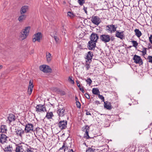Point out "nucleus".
<instances>
[{
	"label": "nucleus",
	"mask_w": 152,
	"mask_h": 152,
	"mask_svg": "<svg viewBox=\"0 0 152 152\" xmlns=\"http://www.w3.org/2000/svg\"><path fill=\"white\" fill-rule=\"evenodd\" d=\"M28 145L24 143L16 145L15 152H25Z\"/></svg>",
	"instance_id": "nucleus-1"
},
{
	"label": "nucleus",
	"mask_w": 152,
	"mask_h": 152,
	"mask_svg": "<svg viewBox=\"0 0 152 152\" xmlns=\"http://www.w3.org/2000/svg\"><path fill=\"white\" fill-rule=\"evenodd\" d=\"M117 25L113 24L108 25L106 27L105 30L108 32L112 33L117 31Z\"/></svg>",
	"instance_id": "nucleus-2"
},
{
	"label": "nucleus",
	"mask_w": 152,
	"mask_h": 152,
	"mask_svg": "<svg viewBox=\"0 0 152 152\" xmlns=\"http://www.w3.org/2000/svg\"><path fill=\"white\" fill-rule=\"evenodd\" d=\"M57 113L59 116V119H60V117H62L64 116L66 114L65 111V108L64 107H59L58 108Z\"/></svg>",
	"instance_id": "nucleus-3"
},
{
	"label": "nucleus",
	"mask_w": 152,
	"mask_h": 152,
	"mask_svg": "<svg viewBox=\"0 0 152 152\" xmlns=\"http://www.w3.org/2000/svg\"><path fill=\"white\" fill-rule=\"evenodd\" d=\"M67 121L66 120H63L59 121L58 126L61 130L65 129L67 127Z\"/></svg>",
	"instance_id": "nucleus-4"
},
{
	"label": "nucleus",
	"mask_w": 152,
	"mask_h": 152,
	"mask_svg": "<svg viewBox=\"0 0 152 152\" xmlns=\"http://www.w3.org/2000/svg\"><path fill=\"white\" fill-rule=\"evenodd\" d=\"M101 41L104 43H106L110 42V35L108 34H104L101 35L99 37Z\"/></svg>",
	"instance_id": "nucleus-5"
},
{
	"label": "nucleus",
	"mask_w": 152,
	"mask_h": 152,
	"mask_svg": "<svg viewBox=\"0 0 152 152\" xmlns=\"http://www.w3.org/2000/svg\"><path fill=\"white\" fill-rule=\"evenodd\" d=\"M33 130V125L31 123H28L25 126L24 131L26 133H31Z\"/></svg>",
	"instance_id": "nucleus-6"
},
{
	"label": "nucleus",
	"mask_w": 152,
	"mask_h": 152,
	"mask_svg": "<svg viewBox=\"0 0 152 152\" xmlns=\"http://www.w3.org/2000/svg\"><path fill=\"white\" fill-rule=\"evenodd\" d=\"M36 110L37 113L46 112L47 110L44 105L39 104L36 107Z\"/></svg>",
	"instance_id": "nucleus-7"
},
{
	"label": "nucleus",
	"mask_w": 152,
	"mask_h": 152,
	"mask_svg": "<svg viewBox=\"0 0 152 152\" xmlns=\"http://www.w3.org/2000/svg\"><path fill=\"white\" fill-rule=\"evenodd\" d=\"M91 20L93 24L97 26H98L101 22L99 18L96 16H92Z\"/></svg>",
	"instance_id": "nucleus-8"
},
{
	"label": "nucleus",
	"mask_w": 152,
	"mask_h": 152,
	"mask_svg": "<svg viewBox=\"0 0 152 152\" xmlns=\"http://www.w3.org/2000/svg\"><path fill=\"white\" fill-rule=\"evenodd\" d=\"M133 59L134 61V62L136 64H139L140 65L142 64V60L140 56L135 55L134 56Z\"/></svg>",
	"instance_id": "nucleus-9"
},
{
	"label": "nucleus",
	"mask_w": 152,
	"mask_h": 152,
	"mask_svg": "<svg viewBox=\"0 0 152 152\" xmlns=\"http://www.w3.org/2000/svg\"><path fill=\"white\" fill-rule=\"evenodd\" d=\"M42 37V34L41 33L38 32L35 34L33 37L32 41L33 42H35L37 41L39 42Z\"/></svg>",
	"instance_id": "nucleus-10"
},
{
	"label": "nucleus",
	"mask_w": 152,
	"mask_h": 152,
	"mask_svg": "<svg viewBox=\"0 0 152 152\" xmlns=\"http://www.w3.org/2000/svg\"><path fill=\"white\" fill-rule=\"evenodd\" d=\"M40 70L44 72H48L50 71L51 69L48 66L45 65H41L39 66Z\"/></svg>",
	"instance_id": "nucleus-11"
},
{
	"label": "nucleus",
	"mask_w": 152,
	"mask_h": 152,
	"mask_svg": "<svg viewBox=\"0 0 152 152\" xmlns=\"http://www.w3.org/2000/svg\"><path fill=\"white\" fill-rule=\"evenodd\" d=\"M16 119L15 116L12 114H9L7 120V123L11 124V123L13 122Z\"/></svg>",
	"instance_id": "nucleus-12"
},
{
	"label": "nucleus",
	"mask_w": 152,
	"mask_h": 152,
	"mask_svg": "<svg viewBox=\"0 0 152 152\" xmlns=\"http://www.w3.org/2000/svg\"><path fill=\"white\" fill-rule=\"evenodd\" d=\"M124 31L120 32L119 30H117L116 31L115 36L121 40H123L125 38V35L124 34Z\"/></svg>",
	"instance_id": "nucleus-13"
},
{
	"label": "nucleus",
	"mask_w": 152,
	"mask_h": 152,
	"mask_svg": "<svg viewBox=\"0 0 152 152\" xmlns=\"http://www.w3.org/2000/svg\"><path fill=\"white\" fill-rule=\"evenodd\" d=\"M93 54V53L91 51H89L88 52L86 56L85 59L86 60V62H88V63H90L91 61V59L92 58Z\"/></svg>",
	"instance_id": "nucleus-14"
},
{
	"label": "nucleus",
	"mask_w": 152,
	"mask_h": 152,
	"mask_svg": "<svg viewBox=\"0 0 152 152\" xmlns=\"http://www.w3.org/2000/svg\"><path fill=\"white\" fill-rule=\"evenodd\" d=\"M99 38L98 34L95 33H92L90 36V40L93 42L96 43L98 39Z\"/></svg>",
	"instance_id": "nucleus-15"
},
{
	"label": "nucleus",
	"mask_w": 152,
	"mask_h": 152,
	"mask_svg": "<svg viewBox=\"0 0 152 152\" xmlns=\"http://www.w3.org/2000/svg\"><path fill=\"white\" fill-rule=\"evenodd\" d=\"M17 136L22 138L25 132L24 130H23L21 128L18 129L15 132Z\"/></svg>",
	"instance_id": "nucleus-16"
},
{
	"label": "nucleus",
	"mask_w": 152,
	"mask_h": 152,
	"mask_svg": "<svg viewBox=\"0 0 152 152\" xmlns=\"http://www.w3.org/2000/svg\"><path fill=\"white\" fill-rule=\"evenodd\" d=\"M96 43L92 41H89L88 44V48L90 50H94L96 46Z\"/></svg>",
	"instance_id": "nucleus-17"
},
{
	"label": "nucleus",
	"mask_w": 152,
	"mask_h": 152,
	"mask_svg": "<svg viewBox=\"0 0 152 152\" xmlns=\"http://www.w3.org/2000/svg\"><path fill=\"white\" fill-rule=\"evenodd\" d=\"M28 34L26 32L23 30L20 32V34L19 36V39L20 40H23L25 39L28 35Z\"/></svg>",
	"instance_id": "nucleus-18"
},
{
	"label": "nucleus",
	"mask_w": 152,
	"mask_h": 152,
	"mask_svg": "<svg viewBox=\"0 0 152 152\" xmlns=\"http://www.w3.org/2000/svg\"><path fill=\"white\" fill-rule=\"evenodd\" d=\"M29 7L25 5L22 7L20 10V13L21 14H24L28 10Z\"/></svg>",
	"instance_id": "nucleus-19"
},
{
	"label": "nucleus",
	"mask_w": 152,
	"mask_h": 152,
	"mask_svg": "<svg viewBox=\"0 0 152 152\" xmlns=\"http://www.w3.org/2000/svg\"><path fill=\"white\" fill-rule=\"evenodd\" d=\"M34 87V85L32 83H31V80L30 81L28 87V92L29 95H30Z\"/></svg>",
	"instance_id": "nucleus-20"
},
{
	"label": "nucleus",
	"mask_w": 152,
	"mask_h": 152,
	"mask_svg": "<svg viewBox=\"0 0 152 152\" xmlns=\"http://www.w3.org/2000/svg\"><path fill=\"white\" fill-rule=\"evenodd\" d=\"M7 131V127L6 126L2 125L0 127V132L6 133Z\"/></svg>",
	"instance_id": "nucleus-21"
},
{
	"label": "nucleus",
	"mask_w": 152,
	"mask_h": 152,
	"mask_svg": "<svg viewBox=\"0 0 152 152\" xmlns=\"http://www.w3.org/2000/svg\"><path fill=\"white\" fill-rule=\"evenodd\" d=\"M7 137L4 134H0V142L2 143H4L5 142L6 140Z\"/></svg>",
	"instance_id": "nucleus-22"
},
{
	"label": "nucleus",
	"mask_w": 152,
	"mask_h": 152,
	"mask_svg": "<svg viewBox=\"0 0 152 152\" xmlns=\"http://www.w3.org/2000/svg\"><path fill=\"white\" fill-rule=\"evenodd\" d=\"M21 15L18 18V20L20 22H22L23 21L25 20L26 18V15L24 14H21Z\"/></svg>",
	"instance_id": "nucleus-23"
},
{
	"label": "nucleus",
	"mask_w": 152,
	"mask_h": 152,
	"mask_svg": "<svg viewBox=\"0 0 152 152\" xmlns=\"http://www.w3.org/2000/svg\"><path fill=\"white\" fill-rule=\"evenodd\" d=\"M104 108H105L107 109L110 110L112 108V107L110 103L109 102H104Z\"/></svg>",
	"instance_id": "nucleus-24"
},
{
	"label": "nucleus",
	"mask_w": 152,
	"mask_h": 152,
	"mask_svg": "<svg viewBox=\"0 0 152 152\" xmlns=\"http://www.w3.org/2000/svg\"><path fill=\"white\" fill-rule=\"evenodd\" d=\"M53 115L52 112H48L47 113L46 115L45 116L46 118L48 119H51L53 116Z\"/></svg>",
	"instance_id": "nucleus-25"
},
{
	"label": "nucleus",
	"mask_w": 152,
	"mask_h": 152,
	"mask_svg": "<svg viewBox=\"0 0 152 152\" xmlns=\"http://www.w3.org/2000/svg\"><path fill=\"white\" fill-rule=\"evenodd\" d=\"M92 93L95 95H98L100 94V92L98 88H93L92 90Z\"/></svg>",
	"instance_id": "nucleus-26"
},
{
	"label": "nucleus",
	"mask_w": 152,
	"mask_h": 152,
	"mask_svg": "<svg viewBox=\"0 0 152 152\" xmlns=\"http://www.w3.org/2000/svg\"><path fill=\"white\" fill-rule=\"evenodd\" d=\"M68 147L67 146H65L64 143L63 145L62 146V147L60 148L58 150V151L59 152H65L66 149H67Z\"/></svg>",
	"instance_id": "nucleus-27"
},
{
	"label": "nucleus",
	"mask_w": 152,
	"mask_h": 152,
	"mask_svg": "<svg viewBox=\"0 0 152 152\" xmlns=\"http://www.w3.org/2000/svg\"><path fill=\"white\" fill-rule=\"evenodd\" d=\"M13 150L12 147L11 145H9L5 148L4 150L5 152H11Z\"/></svg>",
	"instance_id": "nucleus-28"
},
{
	"label": "nucleus",
	"mask_w": 152,
	"mask_h": 152,
	"mask_svg": "<svg viewBox=\"0 0 152 152\" xmlns=\"http://www.w3.org/2000/svg\"><path fill=\"white\" fill-rule=\"evenodd\" d=\"M134 31L135 32V35L137 37H140L142 35V33L139 29H136L134 30Z\"/></svg>",
	"instance_id": "nucleus-29"
},
{
	"label": "nucleus",
	"mask_w": 152,
	"mask_h": 152,
	"mask_svg": "<svg viewBox=\"0 0 152 152\" xmlns=\"http://www.w3.org/2000/svg\"><path fill=\"white\" fill-rule=\"evenodd\" d=\"M131 42L132 44V46L136 48H137V47L138 45V44L137 41L135 40H132Z\"/></svg>",
	"instance_id": "nucleus-30"
},
{
	"label": "nucleus",
	"mask_w": 152,
	"mask_h": 152,
	"mask_svg": "<svg viewBox=\"0 0 152 152\" xmlns=\"http://www.w3.org/2000/svg\"><path fill=\"white\" fill-rule=\"evenodd\" d=\"M25 152H34L33 149L32 148H31L28 145H27V146L26 147V149Z\"/></svg>",
	"instance_id": "nucleus-31"
},
{
	"label": "nucleus",
	"mask_w": 152,
	"mask_h": 152,
	"mask_svg": "<svg viewBox=\"0 0 152 152\" xmlns=\"http://www.w3.org/2000/svg\"><path fill=\"white\" fill-rule=\"evenodd\" d=\"M46 57L47 61L48 62L50 61L51 60L50 54L49 53H47Z\"/></svg>",
	"instance_id": "nucleus-32"
},
{
	"label": "nucleus",
	"mask_w": 152,
	"mask_h": 152,
	"mask_svg": "<svg viewBox=\"0 0 152 152\" xmlns=\"http://www.w3.org/2000/svg\"><path fill=\"white\" fill-rule=\"evenodd\" d=\"M89 127L87 126H85L82 128V131L86 132L87 131H89Z\"/></svg>",
	"instance_id": "nucleus-33"
},
{
	"label": "nucleus",
	"mask_w": 152,
	"mask_h": 152,
	"mask_svg": "<svg viewBox=\"0 0 152 152\" xmlns=\"http://www.w3.org/2000/svg\"><path fill=\"white\" fill-rule=\"evenodd\" d=\"M90 63H88L87 62H86L85 63V64L84 65L85 67L86 68V70H88L90 68Z\"/></svg>",
	"instance_id": "nucleus-34"
},
{
	"label": "nucleus",
	"mask_w": 152,
	"mask_h": 152,
	"mask_svg": "<svg viewBox=\"0 0 152 152\" xmlns=\"http://www.w3.org/2000/svg\"><path fill=\"white\" fill-rule=\"evenodd\" d=\"M72 78L73 77L72 76H69L68 79V80L70 83L72 84H74L75 82L74 80L72 79Z\"/></svg>",
	"instance_id": "nucleus-35"
},
{
	"label": "nucleus",
	"mask_w": 152,
	"mask_h": 152,
	"mask_svg": "<svg viewBox=\"0 0 152 152\" xmlns=\"http://www.w3.org/2000/svg\"><path fill=\"white\" fill-rule=\"evenodd\" d=\"M30 26H27L26 27H25V28L23 29L24 31H25L28 34H29L30 30Z\"/></svg>",
	"instance_id": "nucleus-36"
},
{
	"label": "nucleus",
	"mask_w": 152,
	"mask_h": 152,
	"mask_svg": "<svg viewBox=\"0 0 152 152\" xmlns=\"http://www.w3.org/2000/svg\"><path fill=\"white\" fill-rule=\"evenodd\" d=\"M148 62L152 64V56H149L147 58Z\"/></svg>",
	"instance_id": "nucleus-37"
},
{
	"label": "nucleus",
	"mask_w": 152,
	"mask_h": 152,
	"mask_svg": "<svg viewBox=\"0 0 152 152\" xmlns=\"http://www.w3.org/2000/svg\"><path fill=\"white\" fill-rule=\"evenodd\" d=\"M86 81L89 86L91 85L92 82V80L90 78H88L87 80H86Z\"/></svg>",
	"instance_id": "nucleus-38"
},
{
	"label": "nucleus",
	"mask_w": 152,
	"mask_h": 152,
	"mask_svg": "<svg viewBox=\"0 0 152 152\" xmlns=\"http://www.w3.org/2000/svg\"><path fill=\"white\" fill-rule=\"evenodd\" d=\"M78 2L80 5L82 6L85 3V0H78Z\"/></svg>",
	"instance_id": "nucleus-39"
},
{
	"label": "nucleus",
	"mask_w": 152,
	"mask_h": 152,
	"mask_svg": "<svg viewBox=\"0 0 152 152\" xmlns=\"http://www.w3.org/2000/svg\"><path fill=\"white\" fill-rule=\"evenodd\" d=\"M86 152H94V150L92 148H89L86 150Z\"/></svg>",
	"instance_id": "nucleus-40"
},
{
	"label": "nucleus",
	"mask_w": 152,
	"mask_h": 152,
	"mask_svg": "<svg viewBox=\"0 0 152 152\" xmlns=\"http://www.w3.org/2000/svg\"><path fill=\"white\" fill-rule=\"evenodd\" d=\"M98 95V97L99 98L101 99V100H102V101L103 102H104V97L102 95H100V94H99Z\"/></svg>",
	"instance_id": "nucleus-41"
},
{
	"label": "nucleus",
	"mask_w": 152,
	"mask_h": 152,
	"mask_svg": "<svg viewBox=\"0 0 152 152\" xmlns=\"http://www.w3.org/2000/svg\"><path fill=\"white\" fill-rule=\"evenodd\" d=\"M88 133V131H87L86 132H85V137H86V139H89L90 138Z\"/></svg>",
	"instance_id": "nucleus-42"
},
{
	"label": "nucleus",
	"mask_w": 152,
	"mask_h": 152,
	"mask_svg": "<svg viewBox=\"0 0 152 152\" xmlns=\"http://www.w3.org/2000/svg\"><path fill=\"white\" fill-rule=\"evenodd\" d=\"M140 52L142 53V55L143 56H145L146 54V48H144V49L142 51H140Z\"/></svg>",
	"instance_id": "nucleus-43"
},
{
	"label": "nucleus",
	"mask_w": 152,
	"mask_h": 152,
	"mask_svg": "<svg viewBox=\"0 0 152 152\" xmlns=\"http://www.w3.org/2000/svg\"><path fill=\"white\" fill-rule=\"evenodd\" d=\"M76 105L77 106V107L78 108H80V102H78L77 101L76 102Z\"/></svg>",
	"instance_id": "nucleus-44"
},
{
	"label": "nucleus",
	"mask_w": 152,
	"mask_h": 152,
	"mask_svg": "<svg viewBox=\"0 0 152 152\" xmlns=\"http://www.w3.org/2000/svg\"><path fill=\"white\" fill-rule=\"evenodd\" d=\"M85 96L86 97V98H87V99H90V96L87 93H86L85 94Z\"/></svg>",
	"instance_id": "nucleus-45"
},
{
	"label": "nucleus",
	"mask_w": 152,
	"mask_h": 152,
	"mask_svg": "<svg viewBox=\"0 0 152 152\" xmlns=\"http://www.w3.org/2000/svg\"><path fill=\"white\" fill-rule=\"evenodd\" d=\"M87 7H85L84 6L83 8V10L84 11L85 13L87 14L88 12L87 11Z\"/></svg>",
	"instance_id": "nucleus-46"
},
{
	"label": "nucleus",
	"mask_w": 152,
	"mask_h": 152,
	"mask_svg": "<svg viewBox=\"0 0 152 152\" xmlns=\"http://www.w3.org/2000/svg\"><path fill=\"white\" fill-rule=\"evenodd\" d=\"M149 39L151 43L152 44V35H150V37H149Z\"/></svg>",
	"instance_id": "nucleus-47"
},
{
	"label": "nucleus",
	"mask_w": 152,
	"mask_h": 152,
	"mask_svg": "<svg viewBox=\"0 0 152 152\" xmlns=\"http://www.w3.org/2000/svg\"><path fill=\"white\" fill-rule=\"evenodd\" d=\"M79 89L80 91H81L82 93H84L85 91L83 89V87L80 88Z\"/></svg>",
	"instance_id": "nucleus-48"
},
{
	"label": "nucleus",
	"mask_w": 152,
	"mask_h": 152,
	"mask_svg": "<svg viewBox=\"0 0 152 152\" xmlns=\"http://www.w3.org/2000/svg\"><path fill=\"white\" fill-rule=\"evenodd\" d=\"M54 38L55 40L56 41V42H57L58 40V38L56 36H54Z\"/></svg>",
	"instance_id": "nucleus-49"
},
{
	"label": "nucleus",
	"mask_w": 152,
	"mask_h": 152,
	"mask_svg": "<svg viewBox=\"0 0 152 152\" xmlns=\"http://www.w3.org/2000/svg\"><path fill=\"white\" fill-rule=\"evenodd\" d=\"M79 82H79L78 80L76 81V83L77 84V86L79 88L80 87V86L79 83Z\"/></svg>",
	"instance_id": "nucleus-50"
},
{
	"label": "nucleus",
	"mask_w": 152,
	"mask_h": 152,
	"mask_svg": "<svg viewBox=\"0 0 152 152\" xmlns=\"http://www.w3.org/2000/svg\"><path fill=\"white\" fill-rule=\"evenodd\" d=\"M67 14L68 16L70 17H71L72 15V13L70 12H68Z\"/></svg>",
	"instance_id": "nucleus-51"
},
{
	"label": "nucleus",
	"mask_w": 152,
	"mask_h": 152,
	"mask_svg": "<svg viewBox=\"0 0 152 152\" xmlns=\"http://www.w3.org/2000/svg\"><path fill=\"white\" fill-rule=\"evenodd\" d=\"M115 39V38L113 37H110V41L111 40L112 41H113Z\"/></svg>",
	"instance_id": "nucleus-52"
},
{
	"label": "nucleus",
	"mask_w": 152,
	"mask_h": 152,
	"mask_svg": "<svg viewBox=\"0 0 152 152\" xmlns=\"http://www.w3.org/2000/svg\"><path fill=\"white\" fill-rule=\"evenodd\" d=\"M86 114L87 115H91V113H90V112L89 111H87L86 113Z\"/></svg>",
	"instance_id": "nucleus-53"
},
{
	"label": "nucleus",
	"mask_w": 152,
	"mask_h": 152,
	"mask_svg": "<svg viewBox=\"0 0 152 152\" xmlns=\"http://www.w3.org/2000/svg\"><path fill=\"white\" fill-rule=\"evenodd\" d=\"M95 104H100V102H99V101H95Z\"/></svg>",
	"instance_id": "nucleus-54"
},
{
	"label": "nucleus",
	"mask_w": 152,
	"mask_h": 152,
	"mask_svg": "<svg viewBox=\"0 0 152 152\" xmlns=\"http://www.w3.org/2000/svg\"><path fill=\"white\" fill-rule=\"evenodd\" d=\"M68 152H74V151H73L72 149H71L69 150L68 151Z\"/></svg>",
	"instance_id": "nucleus-55"
},
{
	"label": "nucleus",
	"mask_w": 152,
	"mask_h": 152,
	"mask_svg": "<svg viewBox=\"0 0 152 152\" xmlns=\"http://www.w3.org/2000/svg\"><path fill=\"white\" fill-rule=\"evenodd\" d=\"M3 67V66L2 65H0V69H1Z\"/></svg>",
	"instance_id": "nucleus-56"
},
{
	"label": "nucleus",
	"mask_w": 152,
	"mask_h": 152,
	"mask_svg": "<svg viewBox=\"0 0 152 152\" xmlns=\"http://www.w3.org/2000/svg\"><path fill=\"white\" fill-rule=\"evenodd\" d=\"M75 99H76V102H77V99H78L77 98V97H75Z\"/></svg>",
	"instance_id": "nucleus-57"
},
{
	"label": "nucleus",
	"mask_w": 152,
	"mask_h": 152,
	"mask_svg": "<svg viewBox=\"0 0 152 152\" xmlns=\"http://www.w3.org/2000/svg\"><path fill=\"white\" fill-rule=\"evenodd\" d=\"M132 47V46H130L129 47V48H131Z\"/></svg>",
	"instance_id": "nucleus-58"
},
{
	"label": "nucleus",
	"mask_w": 152,
	"mask_h": 152,
	"mask_svg": "<svg viewBox=\"0 0 152 152\" xmlns=\"http://www.w3.org/2000/svg\"><path fill=\"white\" fill-rule=\"evenodd\" d=\"M64 33H66V32L64 31Z\"/></svg>",
	"instance_id": "nucleus-59"
},
{
	"label": "nucleus",
	"mask_w": 152,
	"mask_h": 152,
	"mask_svg": "<svg viewBox=\"0 0 152 152\" xmlns=\"http://www.w3.org/2000/svg\"><path fill=\"white\" fill-rule=\"evenodd\" d=\"M151 48V47H149V48Z\"/></svg>",
	"instance_id": "nucleus-60"
}]
</instances>
